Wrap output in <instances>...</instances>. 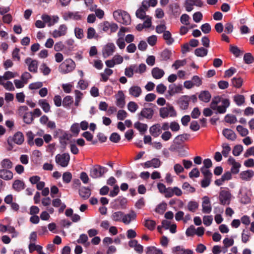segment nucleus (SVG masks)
<instances>
[{
  "instance_id": "nucleus-1",
  "label": "nucleus",
  "mask_w": 254,
  "mask_h": 254,
  "mask_svg": "<svg viewBox=\"0 0 254 254\" xmlns=\"http://www.w3.org/2000/svg\"><path fill=\"white\" fill-rule=\"evenodd\" d=\"M75 67V63L71 59L68 58L59 65L58 70L62 74H66L72 72Z\"/></svg>"
},
{
  "instance_id": "nucleus-2",
  "label": "nucleus",
  "mask_w": 254,
  "mask_h": 254,
  "mask_svg": "<svg viewBox=\"0 0 254 254\" xmlns=\"http://www.w3.org/2000/svg\"><path fill=\"white\" fill-rule=\"evenodd\" d=\"M113 17L118 22L124 25H128L131 22L129 14L126 11L118 9L113 12Z\"/></svg>"
},
{
  "instance_id": "nucleus-3",
  "label": "nucleus",
  "mask_w": 254,
  "mask_h": 254,
  "mask_svg": "<svg viewBox=\"0 0 254 254\" xmlns=\"http://www.w3.org/2000/svg\"><path fill=\"white\" fill-rule=\"evenodd\" d=\"M177 113L174 108L170 105H168L165 107L161 108L159 109V115L163 119L169 117H175Z\"/></svg>"
},
{
  "instance_id": "nucleus-4",
  "label": "nucleus",
  "mask_w": 254,
  "mask_h": 254,
  "mask_svg": "<svg viewBox=\"0 0 254 254\" xmlns=\"http://www.w3.org/2000/svg\"><path fill=\"white\" fill-rule=\"evenodd\" d=\"M116 47L115 45L112 42L107 43L102 48V54L104 58H107L111 56L116 52Z\"/></svg>"
},
{
  "instance_id": "nucleus-5",
  "label": "nucleus",
  "mask_w": 254,
  "mask_h": 254,
  "mask_svg": "<svg viewBox=\"0 0 254 254\" xmlns=\"http://www.w3.org/2000/svg\"><path fill=\"white\" fill-rule=\"evenodd\" d=\"M107 172V169L100 165L94 166L90 170V176L93 178L102 177Z\"/></svg>"
},
{
  "instance_id": "nucleus-6",
  "label": "nucleus",
  "mask_w": 254,
  "mask_h": 254,
  "mask_svg": "<svg viewBox=\"0 0 254 254\" xmlns=\"http://www.w3.org/2000/svg\"><path fill=\"white\" fill-rule=\"evenodd\" d=\"M56 162L63 167H66L70 160V156L68 153L58 154L55 158Z\"/></svg>"
},
{
  "instance_id": "nucleus-7",
  "label": "nucleus",
  "mask_w": 254,
  "mask_h": 254,
  "mask_svg": "<svg viewBox=\"0 0 254 254\" xmlns=\"http://www.w3.org/2000/svg\"><path fill=\"white\" fill-rule=\"evenodd\" d=\"M68 27L66 24H61L58 29H55L52 33L51 35L54 38H57L60 37L64 36L67 33Z\"/></svg>"
},
{
  "instance_id": "nucleus-8",
  "label": "nucleus",
  "mask_w": 254,
  "mask_h": 254,
  "mask_svg": "<svg viewBox=\"0 0 254 254\" xmlns=\"http://www.w3.org/2000/svg\"><path fill=\"white\" fill-rule=\"evenodd\" d=\"M220 203L222 205H228L230 203L231 194L228 190H222L219 193Z\"/></svg>"
},
{
  "instance_id": "nucleus-9",
  "label": "nucleus",
  "mask_w": 254,
  "mask_h": 254,
  "mask_svg": "<svg viewBox=\"0 0 254 254\" xmlns=\"http://www.w3.org/2000/svg\"><path fill=\"white\" fill-rule=\"evenodd\" d=\"M41 18L44 23L47 24L49 27L53 26L56 23H57L60 19L58 15H49L47 14H44L42 15Z\"/></svg>"
},
{
  "instance_id": "nucleus-10",
  "label": "nucleus",
  "mask_w": 254,
  "mask_h": 254,
  "mask_svg": "<svg viewBox=\"0 0 254 254\" xmlns=\"http://www.w3.org/2000/svg\"><path fill=\"white\" fill-rule=\"evenodd\" d=\"M162 165L161 160L157 158H154L150 160L147 161L142 164V166L144 168H152L156 169L159 168Z\"/></svg>"
},
{
  "instance_id": "nucleus-11",
  "label": "nucleus",
  "mask_w": 254,
  "mask_h": 254,
  "mask_svg": "<svg viewBox=\"0 0 254 254\" xmlns=\"http://www.w3.org/2000/svg\"><path fill=\"white\" fill-rule=\"evenodd\" d=\"M25 63L30 72L34 73L37 72L38 62L37 60H33L31 58H27L25 59Z\"/></svg>"
},
{
  "instance_id": "nucleus-12",
  "label": "nucleus",
  "mask_w": 254,
  "mask_h": 254,
  "mask_svg": "<svg viewBox=\"0 0 254 254\" xmlns=\"http://www.w3.org/2000/svg\"><path fill=\"white\" fill-rule=\"evenodd\" d=\"M115 97L116 100V105L120 108H123L126 104L125 95L123 91H118Z\"/></svg>"
},
{
  "instance_id": "nucleus-13",
  "label": "nucleus",
  "mask_w": 254,
  "mask_h": 254,
  "mask_svg": "<svg viewBox=\"0 0 254 254\" xmlns=\"http://www.w3.org/2000/svg\"><path fill=\"white\" fill-rule=\"evenodd\" d=\"M212 210V207L210 199L207 196L202 198V211L204 213L209 214Z\"/></svg>"
},
{
  "instance_id": "nucleus-14",
  "label": "nucleus",
  "mask_w": 254,
  "mask_h": 254,
  "mask_svg": "<svg viewBox=\"0 0 254 254\" xmlns=\"http://www.w3.org/2000/svg\"><path fill=\"white\" fill-rule=\"evenodd\" d=\"M146 3V2H142L141 6L136 10L135 14L137 18L144 19L147 16L146 15V11L148 10Z\"/></svg>"
},
{
  "instance_id": "nucleus-15",
  "label": "nucleus",
  "mask_w": 254,
  "mask_h": 254,
  "mask_svg": "<svg viewBox=\"0 0 254 254\" xmlns=\"http://www.w3.org/2000/svg\"><path fill=\"white\" fill-rule=\"evenodd\" d=\"M252 192L250 190H246L241 192L240 201L242 203L248 204L251 201Z\"/></svg>"
},
{
  "instance_id": "nucleus-16",
  "label": "nucleus",
  "mask_w": 254,
  "mask_h": 254,
  "mask_svg": "<svg viewBox=\"0 0 254 254\" xmlns=\"http://www.w3.org/2000/svg\"><path fill=\"white\" fill-rule=\"evenodd\" d=\"M183 87L181 84H172L169 86L168 93L170 96H172L176 94L181 93Z\"/></svg>"
},
{
  "instance_id": "nucleus-17",
  "label": "nucleus",
  "mask_w": 254,
  "mask_h": 254,
  "mask_svg": "<svg viewBox=\"0 0 254 254\" xmlns=\"http://www.w3.org/2000/svg\"><path fill=\"white\" fill-rule=\"evenodd\" d=\"M228 163L232 166L231 169V173L233 174H237L239 172V169L241 167V164L236 161L235 159L230 157L228 160Z\"/></svg>"
},
{
  "instance_id": "nucleus-18",
  "label": "nucleus",
  "mask_w": 254,
  "mask_h": 254,
  "mask_svg": "<svg viewBox=\"0 0 254 254\" xmlns=\"http://www.w3.org/2000/svg\"><path fill=\"white\" fill-rule=\"evenodd\" d=\"M136 217V213L133 210L130 211L127 214L124 213L123 223L126 225L129 224L131 221L135 220Z\"/></svg>"
},
{
  "instance_id": "nucleus-19",
  "label": "nucleus",
  "mask_w": 254,
  "mask_h": 254,
  "mask_svg": "<svg viewBox=\"0 0 254 254\" xmlns=\"http://www.w3.org/2000/svg\"><path fill=\"white\" fill-rule=\"evenodd\" d=\"M130 247L133 248L134 251L137 253L141 254L143 252V247L142 245L138 243L135 240H131L128 243Z\"/></svg>"
},
{
  "instance_id": "nucleus-20",
  "label": "nucleus",
  "mask_w": 254,
  "mask_h": 254,
  "mask_svg": "<svg viewBox=\"0 0 254 254\" xmlns=\"http://www.w3.org/2000/svg\"><path fill=\"white\" fill-rule=\"evenodd\" d=\"M149 131L150 134L154 137H158L161 133V127L159 124H156L150 127Z\"/></svg>"
},
{
  "instance_id": "nucleus-21",
  "label": "nucleus",
  "mask_w": 254,
  "mask_h": 254,
  "mask_svg": "<svg viewBox=\"0 0 254 254\" xmlns=\"http://www.w3.org/2000/svg\"><path fill=\"white\" fill-rule=\"evenodd\" d=\"M129 94L134 98L138 97L142 93L141 88L138 86H132L128 89Z\"/></svg>"
},
{
  "instance_id": "nucleus-22",
  "label": "nucleus",
  "mask_w": 254,
  "mask_h": 254,
  "mask_svg": "<svg viewBox=\"0 0 254 254\" xmlns=\"http://www.w3.org/2000/svg\"><path fill=\"white\" fill-rule=\"evenodd\" d=\"M139 115L147 119H151L154 115V110L151 108H144Z\"/></svg>"
},
{
  "instance_id": "nucleus-23",
  "label": "nucleus",
  "mask_w": 254,
  "mask_h": 254,
  "mask_svg": "<svg viewBox=\"0 0 254 254\" xmlns=\"http://www.w3.org/2000/svg\"><path fill=\"white\" fill-rule=\"evenodd\" d=\"M18 75L17 72L11 71H5L2 75H0V81H7L14 78Z\"/></svg>"
},
{
  "instance_id": "nucleus-24",
  "label": "nucleus",
  "mask_w": 254,
  "mask_h": 254,
  "mask_svg": "<svg viewBox=\"0 0 254 254\" xmlns=\"http://www.w3.org/2000/svg\"><path fill=\"white\" fill-rule=\"evenodd\" d=\"M222 105L217 107V110L220 114L225 113L226 111V109L230 105V102L228 99H223L221 101Z\"/></svg>"
},
{
  "instance_id": "nucleus-25",
  "label": "nucleus",
  "mask_w": 254,
  "mask_h": 254,
  "mask_svg": "<svg viewBox=\"0 0 254 254\" xmlns=\"http://www.w3.org/2000/svg\"><path fill=\"white\" fill-rule=\"evenodd\" d=\"M222 133L226 138L232 141L235 140L237 137L236 133L232 130L228 128H224Z\"/></svg>"
},
{
  "instance_id": "nucleus-26",
  "label": "nucleus",
  "mask_w": 254,
  "mask_h": 254,
  "mask_svg": "<svg viewBox=\"0 0 254 254\" xmlns=\"http://www.w3.org/2000/svg\"><path fill=\"white\" fill-rule=\"evenodd\" d=\"M13 173L7 169L0 170V178L5 180H10L13 178Z\"/></svg>"
},
{
  "instance_id": "nucleus-27",
  "label": "nucleus",
  "mask_w": 254,
  "mask_h": 254,
  "mask_svg": "<svg viewBox=\"0 0 254 254\" xmlns=\"http://www.w3.org/2000/svg\"><path fill=\"white\" fill-rule=\"evenodd\" d=\"M151 74L153 78L156 79L161 78L165 74L164 71L159 67H154L152 69Z\"/></svg>"
},
{
  "instance_id": "nucleus-28",
  "label": "nucleus",
  "mask_w": 254,
  "mask_h": 254,
  "mask_svg": "<svg viewBox=\"0 0 254 254\" xmlns=\"http://www.w3.org/2000/svg\"><path fill=\"white\" fill-rule=\"evenodd\" d=\"M190 101V98L188 96L181 97L179 100V104L182 109L185 110L188 108Z\"/></svg>"
},
{
  "instance_id": "nucleus-29",
  "label": "nucleus",
  "mask_w": 254,
  "mask_h": 254,
  "mask_svg": "<svg viewBox=\"0 0 254 254\" xmlns=\"http://www.w3.org/2000/svg\"><path fill=\"white\" fill-rule=\"evenodd\" d=\"M113 73V70L109 68H106L103 72L100 74L101 76L100 80L103 82H106L110 76Z\"/></svg>"
},
{
  "instance_id": "nucleus-30",
  "label": "nucleus",
  "mask_w": 254,
  "mask_h": 254,
  "mask_svg": "<svg viewBox=\"0 0 254 254\" xmlns=\"http://www.w3.org/2000/svg\"><path fill=\"white\" fill-rule=\"evenodd\" d=\"M124 213L121 211H116L112 213L111 219L115 222H122L123 220Z\"/></svg>"
},
{
  "instance_id": "nucleus-31",
  "label": "nucleus",
  "mask_w": 254,
  "mask_h": 254,
  "mask_svg": "<svg viewBox=\"0 0 254 254\" xmlns=\"http://www.w3.org/2000/svg\"><path fill=\"white\" fill-rule=\"evenodd\" d=\"M52 205L55 207H60L59 212H62L66 207V205L62 203L61 200L59 198H55L52 200Z\"/></svg>"
},
{
  "instance_id": "nucleus-32",
  "label": "nucleus",
  "mask_w": 254,
  "mask_h": 254,
  "mask_svg": "<svg viewBox=\"0 0 254 254\" xmlns=\"http://www.w3.org/2000/svg\"><path fill=\"white\" fill-rule=\"evenodd\" d=\"M12 188L17 191H19L25 188L24 183L21 180H16L14 181L12 184Z\"/></svg>"
},
{
  "instance_id": "nucleus-33",
  "label": "nucleus",
  "mask_w": 254,
  "mask_h": 254,
  "mask_svg": "<svg viewBox=\"0 0 254 254\" xmlns=\"http://www.w3.org/2000/svg\"><path fill=\"white\" fill-rule=\"evenodd\" d=\"M38 105L41 107L45 113H48L51 111V106L46 100H39L38 101Z\"/></svg>"
},
{
  "instance_id": "nucleus-34",
  "label": "nucleus",
  "mask_w": 254,
  "mask_h": 254,
  "mask_svg": "<svg viewBox=\"0 0 254 254\" xmlns=\"http://www.w3.org/2000/svg\"><path fill=\"white\" fill-rule=\"evenodd\" d=\"M198 98L201 101L207 103L210 100L211 95L208 91H203L199 94Z\"/></svg>"
},
{
  "instance_id": "nucleus-35",
  "label": "nucleus",
  "mask_w": 254,
  "mask_h": 254,
  "mask_svg": "<svg viewBox=\"0 0 254 254\" xmlns=\"http://www.w3.org/2000/svg\"><path fill=\"white\" fill-rule=\"evenodd\" d=\"M12 140L15 143L20 145L24 140V136L21 132H17L13 135Z\"/></svg>"
},
{
  "instance_id": "nucleus-36",
  "label": "nucleus",
  "mask_w": 254,
  "mask_h": 254,
  "mask_svg": "<svg viewBox=\"0 0 254 254\" xmlns=\"http://www.w3.org/2000/svg\"><path fill=\"white\" fill-rule=\"evenodd\" d=\"M79 194L82 198L86 199L90 196L91 190L87 188L82 187L79 190Z\"/></svg>"
},
{
  "instance_id": "nucleus-37",
  "label": "nucleus",
  "mask_w": 254,
  "mask_h": 254,
  "mask_svg": "<svg viewBox=\"0 0 254 254\" xmlns=\"http://www.w3.org/2000/svg\"><path fill=\"white\" fill-rule=\"evenodd\" d=\"M198 202L196 201L191 200L188 203L187 209L190 212H194L198 209Z\"/></svg>"
},
{
  "instance_id": "nucleus-38",
  "label": "nucleus",
  "mask_w": 254,
  "mask_h": 254,
  "mask_svg": "<svg viewBox=\"0 0 254 254\" xmlns=\"http://www.w3.org/2000/svg\"><path fill=\"white\" fill-rule=\"evenodd\" d=\"M253 176V172L252 171L248 170L243 171L240 174V178L244 181H249Z\"/></svg>"
},
{
  "instance_id": "nucleus-39",
  "label": "nucleus",
  "mask_w": 254,
  "mask_h": 254,
  "mask_svg": "<svg viewBox=\"0 0 254 254\" xmlns=\"http://www.w3.org/2000/svg\"><path fill=\"white\" fill-rule=\"evenodd\" d=\"M68 18L75 20H79L81 18V16L78 12H68L64 14V18L66 19Z\"/></svg>"
},
{
  "instance_id": "nucleus-40",
  "label": "nucleus",
  "mask_w": 254,
  "mask_h": 254,
  "mask_svg": "<svg viewBox=\"0 0 254 254\" xmlns=\"http://www.w3.org/2000/svg\"><path fill=\"white\" fill-rule=\"evenodd\" d=\"M134 128L137 129L139 132L143 133L146 131L148 126L145 124L137 122L134 123Z\"/></svg>"
},
{
  "instance_id": "nucleus-41",
  "label": "nucleus",
  "mask_w": 254,
  "mask_h": 254,
  "mask_svg": "<svg viewBox=\"0 0 254 254\" xmlns=\"http://www.w3.org/2000/svg\"><path fill=\"white\" fill-rule=\"evenodd\" d=\"M163 37L167 45H171L174 41L171 33L169 31H165L163 33Z\"/></svg>"
},
{
  "instance_id": "nucleus-42",
  "label": "nucleus",
  "mask_w": 254,
  "mask_h": 254,
  "mask_svg": "<svg viewBox=\"0 0 254 254\" xmlns=\"http://www.w3.org/2000/svg\"><path fill=\"white\" fill-rule=\"evenodd\" d=\"M0 85L3 86V87L8 91H14L15 89L12 83L9 81H0Z\"/></svg>"
},
{
  "instance_id": "nucleus-43",
  "label": "nucleus",
  "mask_w": 254,
  "mask_h": 254,
  "mask_svg": "<svg viewBox=\"0 0 254 254\" xmlns=\"http://www.w3.org/2000/svg\"><path fill=\"white\" fill-rule=\"evenodd\" d=\"M208 50L203 47L197 48L194 51L195 55L197 57H204L207 55Z\"/></svg>"
},
{
  "instance_id": "nucleus-44",
  "label": "nucleus",
  "mask_w": 254,
  "mask_h": 254,
  "mask_svg": "<svg viewBox=\"0 0 254 254\" xmlns=\"http://www.w3.org/2000/svg\"><path fill=\"white\" fill-rule=\"evenodd\" d=\"M156 222L152 220L145 219L144 225L149 230H153L156 226Z\"/></svg>"
},
{
  "instance_id": "nucleus-45",
  "label": "nucleus",
  "mask_w": 254,
  "mask_h": 254,
  "mask_svg": "<svg viewBox=\"0 0 254 254\" xmlns=\"http://www.w3.org/2000/svg\"><path fill=\"white\" fill-rule=\"evenodd\" d=\"M74 93L75 96L74 105L75 106L78 107L81 100L83 98V94L80 91L77 90L74 91Z\"/></svg>"
},
{
  "instance_id": "nucleus-46",
  "label": "nucleus",
  "mask_w": 254,
  "mask_h": 254,
  "mask_svg": "<svg viewBox=\"0 0 254 254\" xmlns=\"http://www.w3.org/2000/svg\"><path fill=\"white\" fill-rule=\"evenodd\" d=\"M22 117L24 122L27 124H31L33 120V114L32 112H28L23 115Z\"/></svg>"
},
{
  "instance_id": "nucleus-47",
  "label": "nucleus",
  "mask_w": 254,
  "mask_h": 254,
  "mask_svg": "<svg viewBox=\"0 0 254 254\" xmlns=\"http://www.w3.org/2000/svg\"><path fill=\"white\" fill-rule=\"evenodd\" d=\"M161 250L157 249L155 247H149L147 248L146 254H162Z\"/></svg>"
},
{
  "instance_id": "nucleus-48",
  "label": "nucleus",
  "mask_w": 254,
  "mask_h": 254,
  "mask_svg": "<svg viewBox=\"0 0 254 254\" xmlns=\"http://www.w3.org/2000/svg\"><path fill=\"white\" fill-rule=\"evenodd\" d=\"M243 80L241 77H234L232 79V83L234 87L240 88L243 84Z\"/></svg>"
},
{
  "instance_id": "nucleus-49",
  "label": "nucleus",
  "mask_w": 254,
  "mask_h": 254,
  "mask_svg": "<svg viewBox=\"0 0 254 254\" xmlns=\"http://www.w3.org/2000/svg\"><path fill=\"white\" fill-rule=\"evenodd\" d=\"M2 168L4 169H11L12 167V163L8 159H3L0 163Z\"/></svg>"
},
{
  "instance_id": "nucleus-50",
  "label": "nucleus",
  "mask_w": 254,
  "mask_h": 254,
  "mask_svg": "<svg viewBox=\"0 0 254 254\" xmlns=\"http://www.w3.org/2000/svg\"><path fill=\"white\" fill-rule=\"evenodd\" d=\"M182 188L187 193H193L195 191L194 188L191 187L188 182H185L183 184Z\"/></svg>"
},
{
  "instance_id": "nucleus-51",
  "label": "nucleus",
  "mask_w": 254,
  "mask_h": 254,
  "mask_svg": "<svg viewBox=\"0 0 254 254\" xmlns=\"http://www.w3.org/2000/svg\"><path fill=\"white\" fill-rule=\"evenodd\" d=\"M73 98L70 96H66L63 99V105L64 107H69L73 103Z\"/></svg>"
},
{
  "instance_id": "nucleus-52",
  "label": "nucleus",
  "mask_w": 254,
  "mask_h": 254,
  "mask_svg": "<svg viewBox=\"0 0 254 254\" xmlns=\"http://www.w3.org/2000/svg\"><path fill=\"white\" fill-rule=\"evenodd\" d=\"M250 237V233L248 230H243L241 235L242 242L247 243L249 241Z\"/></svg>"
},
{
  "instance_id": "nucleus-53",
  "label": "nucleus",
  "mask_w": 254,
  "mask_h": 254,
  "mask_svg": "<svg viewBox=\"0 0 254 254\" xmlns=\"http://www.w3.org/2000/svg\"><path fill=\"white\" fill-rule=\"evenodd\" d=\"M29 251L30 253H33L34 251H36L37 252L40 251V250H42V247L40 245H35L34 243L30 242L28 246Z\"/></svg>"
},
{
  "instance_id": "nucleus-54",
  "label": "nucleus",
  "mask_w": 254,
  "mask_h": 254,
  "mask_svg": "<svg viewBox=\"0 0 254 254\" xmlns=\"http://www.w3.org/2000/svg\"><path fill=\"white\" fill-rule=\"evenodd\" d=\"M116 44L119 49H124L126 47L125 40L123 36H118V38L116 40Z\"/></svg>"
},
{
  "instance_id": "nucleus-55",
  "label": "nucleus",
  "mask_w": 254,
  "mask_h": 254,
  "mask_svg": "<svg viewBox=\"0 0 254 254\" xmlns=\"http://www.w3.org/2000/svg\"><path fill=\"white\" fill-rule=\"evenodd\" d=\"M236 129L242 136H246L249 132L247 128H245L240 125H239L237 127Z\"/></svg>"
},
{
  "instance_id": "nucleus-56",
  "label": "nucleus",
  "mask_w": 254,
  "mask_h": 254,
  "mask_svg": "<svg viewBox=\"0 0 254 254\" xmlns=\"http://www.w3.org/2000/svg\"><path fill=\"white\" fill-rule=\"evenodd\" d=\"M26 136L27 138V143L30 146H33L34 145V139L35 137V135L31 131H29L26 133Z\"/></svg>"
},
{
  "instance_id": "nucleus-57",
  "label": "nucleus",
  "mask_w": 254,
  "mask_h": 254,
  "mask_svg": "<svg viewBox=\"0 0 254 254\" xmlns=\"http://www.w3.org/2000/svg\"><path fill=\"white\" fill-rule=\"evenodd\" d=\"M195 5V1L193 0H186L185 6L187 11H191L193 9V6Z\"/></svg>"
},
{
  "instance_id": "nucleus-58",
  "label": "nucleus",
  "mask_w": 254,
  "mask_h": 254,
  "mask_svg": "<svg viewBox=\"0 0 254 254\" xmlns=\"http://www.w3.org/2000/svg\"><path fill=\"white\" fill-rule=\"evenodd\" d=\"M234 100L237 105L241 106L245 102V97L242 95H237L234 97Z\"/></svg>"
},
{
  "instance_id": "nucleus-59",
  "label": "nucleus",
  "mask_w": 254,
  "mask_h": 254,
  "mask_svg": "<svg viewBox=\"0 0 254 254\" xmlns=\"http://www.w3.org/2000/svg\"><path fill=\"white\" fill-rule=\"evenodd\" d=\"M138 108V105L134 102L130 101L127 104V109L131 113H134Z\"/></svg>"
},
{
  "instance_id": "nucleus-60",
  "label": "nucleus",
  "mask_w": 254,
  "mask_h": 254,
  "mask_svg": "<svg viewBox=\"0 0 254 254\" xmlns=\"http://www.w3.org/2000/svg\"><path fill=\"white\" fill-rule=\"evenodd\" d=\"M223 243L224 244V248L227 249L234 245V241L232 238H226L223 241Z\"/></svg>"
},
{
  "instance_id": "nucleus-61",
  "label": "nucleus",
  "mask_w": 254,
  "mask_h": 254,
  "mask_svg": "<svg viewBox=\"0 0 254 254\" xmlns=\"http://www.w3.org/2000/svg\"><path fill=\"white\" fill-rule=\"evenodd\" d=\"M221 102V99L219 97H215L213 99L211 104L210 107L212 109L215 110H217V107L218 106L217 105Z\"/></svg>"
},
{
  "instance_id": "nucleus-62",
  "label": "nucleus",
  "mask_w": 254,
  "mask_h": 254,
  "mask_svg": "<svg viewBox=\"0 0 254 254\" xmlns=\"http://www.w3.org/2000/svg\"><path fill=\"white\" fill-rule=\"evenodd\" d=\"M43 85V84L42 82L38 81L33 83H31L29 85V88L30 90H36L38 89H40Z\"/></svg>"
},
{
  "instance_id": "nucleus-63",
  "label": "nucleus",
  "mask_w": 254,
  "mask_h": 254,
  "mask_svg": "<svg viewBox=\"0 0 254 254\" xmlns=\"http://www.w3.org/2000/svg\"><path fill=\"white\" fill-rule=\"evenodd\" d=\"M187 63L186 60H177L173 64L172 67H174L175 69H178L180 67L185 65Z\"/></svg>"
},
{
  "instance_id": "nucleus-64",
  "label": "nucleus",
  "mask_w": 254,
  "mask_h": 254,
  "mask_svg": "<svg viewBox=\"0 0 254 254\" xmlns=\"http://www.w3.org/2000/svg\"><path fill=\"white\" fill-rule=\"evenodd\" d=\"M167 208V204L166 203H161L156 208V212L160 214H163Z\"/></svg>"
}]
</instances>
